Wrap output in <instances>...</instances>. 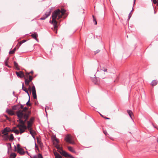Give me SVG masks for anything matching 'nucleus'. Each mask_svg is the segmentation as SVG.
<instances>
[{"mask_svg": "<svg viewBox=\"0 0 158 158\" xmlns=\"http://www.w3.org/2000/svg\"><path fill=\"white\" fill-rule=\"evenodd\" d=\"M66 10L63 8H61L60 10L58 9L53 12L52 14V19L51 23L53 25L55 29H56L57 27V24L58 22L56 19L58 20L60 19L62 16L64 15Z\"/></svg>", "mask_w": 158, "mask_h": 158, "instance_id": "f257e3e1", "label": "nucleus"}, {"mask_svg": "<svg viewBox=\"0 0 158 158\" xmlns=\"http://www.w3.org/2000/svg\"><path fill=\"white\" fill-rule=\"evenodd\" d=\"M16 115L19 119L17 121L21 124H25L29 118L28 114L24 113L22 110L16 112Z\"/></svg>", "mask_w": 158, "mask_h": 158, "instance_id": "f03ea898", "label": "nucleus"}, {"mask_svg": "<svg viewBox=\"0 0 158 158\" xmlns=\"http://www.w3.org/2000/svg\"><path fill=\"white\" fill-rule=\"evenodd\" d=\"M56 147L58 150H59V152L60 154L62 156H64L65 157H69L70 158H74L71 155L69 154L65 151L63 150L62 148L60 147V146L59 145H56Z\"/></svg>", "mask_w": 158, "mask_h": 158, "instance_id": "7ed1b4c3", "label": "nucleus"}, {"mask_svg": "<svg viewBox=\"0 0 158 158\" xmlns=\"http://www.w3.org/2000/svg\"><path fill=\"white\" fill-rule=\"evenodd\" d=\"M65 140L67 142L72 144H74V141L72 140L70 135H67L65 138Z\"/></svg>", "mask_w": 158, "mask_h": 158, "instance_id": "20e7f679", "label": "nucleus"}, {"mask_svg": "<svg viewBox=\"0 0 158 158\" xmlns=\"http://www.w3.org/2000/svg\"><path fill=\"white\" fill-rule=\"evenodd\" d=\"M51 13V10H48L47 11L45 15H43L42 17L40 19L41 20H43L45 19H46L50 15Z\"/></svg>", "mask_w": 158, "mask_h": 158, "instance_id": "39448f33", "label": "nucleus"}, {"mask_svg": "<svg viewBox=\"0 0 158 158\" xmlns=\"http://www.w3.org/2000/svg\"><path fill=\"white\" fill-rule=\"evenodd\" d=\"M32 93L33 98L34 99H36L37 96L36 93V90L34 85L32 86L31 87Z\"/></svg>", "mask_w": 158, "mask_h": 158, "instance_id": "423d86ee", "label": "nucleus"}, {"mask_svg": "<svg viewBox=\"0 0 158 158\" xmlns=\"http://www.w3.org/2000/svg\"><path fill=\"white\" fill-rule=\"evenodd\" d=\"M15 73L17 76L19 77L22 78L25 77L24 73L22 71L16 72Z\"/></svg>", "mask_w": 158, "mask_h": 158, "instance_id": "0eeeda50", "label": "nucleus"}, {"mask_svg": "<svg viewBox=\"0 0 158 158\" xmlns=\"http://www.w3.org/2000/svg\"><path fill=\"white\" fill-rule=\"evenodd\" d=\"M3 134V135H2V137L3 138V140L5 141L7 140L9 138V136L8 133H6Z\"/></svg>", "mask_w": 158, "mask_h": 158, "instance_id": "6e6552de", "label": "nucleus"}, {"mask_svg": "<svg viewBox=\"0 0 158 158\" xmlns=\"http://www.w3.org/2000/svg\"><path fill=\"white\" fill-rule=\"evenodd\" d=\"M93 82L96 85H98L99 84V81L98 78L94 77L92 79Z\"/></svg>", "mask_w": 158, "mask_h": 158, "instance_id": "1a4fd4ad", "label": "nucleus"}, {"mask_svg": "<svg viewBox=\"0 0 158 158\" xmlns=\"http://www.w3.org/2000/svg\"><path fill=\"white\" fill-rule=\"evenodd\" d=\"M17 152L21 155H24L25 153V152L23 150L22 148H18Z\"/></svg>", "mask_w": 158, "mask_h": 158, "instance_id": "9d476101", "label": "nucleus"}, {"mask_svg": "<svg viewBox=\"0 0 158 158\" xmlns=\"http://www.w3.org/2000/svg\"><path fill=\"white\" fill-rule=\"evenodd\" d=\"M31 158H43L42 156L40 153H39L38 155H34L33 157L30 156Z\"/></svg>", "mask_w": 158, "mask_h": 158, "instance_id": "9b49d317", "label": "nucleus"}, {"mask_svg": "<svg viewBox=\"0 0 158 158\" xmlns=\"http://www.w3.org/2000/svg\"><path fill=\"white\" fill-rule=\"evenodd\" d=\"M31 36L32 38L38 41V39H37V37L38 36V34L37 32H34L33 34H32L31 35Z\"/></svg>", "mask_w": 158, "mask_h": 158, "instance_id": "f8f14e48", "label": "nucleus"}, {"mask_svg": "<svg viewBox=\"0 0 158 158\" xmlns=\"http://www.w3.org/2000/svg\"><path fill=\"white\" fill-rule=\"evenodd\" d=\"M29 130L30 133L32 135V137L35 139L34 135L35 134V132L32 129V128H31L30 129H28Z\"/></svg>", "mask_w": 158, "mask_h": 158, "instance_id": "ddd939ff", "label": "nucleus"}, {"mask_svg": "<svg viewBox=\"0 0 158 158\" xmlns=\"http://www.w3.org/2000/svg\"><path fill=\"white\" fill-rule=\"evenodd\" d=\"M6 112L10 115H15L14 112L11 110L7 109Z\"/></svg>", "mask_w": 158, "mask_h": 158, "instance_id": "4468645a", "label": "nucleus"}, {"mask_svg": "<svg viewBox=\"0 0 158 158\" xmlns=\"http://www.w3.org/2000/svg\"><path fill=\"white\" fill-rule=\"evenodd\" d=\"M54 154L55 156V158H62L61 156L56 152H54Z\"/></svg>", "mask_w": 158, "mask_h": 158, "instance_id": "2eb2a0df", "label": "nucleus"}, {"mask_svg": "<svg viewBox=\"0 0 158 158\" xmlns=\"http://www.w3.org/2000/svg\"><path fill=\"white\" fill-rule=\"evenodd\" d=\"M27 129H30L31 128H32L31 127L32 125V123L28 121H27Z\"/></svg>", "mask_w": 158, "mask_h": 158, "instance_id": "dca6fc26", "label": "nucleus"}, {"mask_svg": "<svg viewBox=\"0 0 158 158\" xmlns=\"http://www.w3.org/2000/svg\"><path fill=\"white\" fill-rule=\"evenodd\" d=\"M15 128H16V127H14L13 128V129H12L11 130V132H14L15 134H16L18 135V134H19V131L18 130H15V129H15Z\"/></svg>", "mask_w": 158, "mask_h": 158, "instance_id": "f3484780", "label": "nucleus"}, {"mask_svg": "<svg viewBox=\"0 0 158 158\" xmlns=\"http://www.w3.org/2000/svg\"><path fill=\"white\" fill-rule=\"evenodd\" d=\"M12 109L14 110H20L19 108V105H15L14 106H13L12 107Z\"/></svg>", "mask_w": 158, "mask_h": 158, "instance_id": "a211bd4d", "label": "nucleus"}, {"mask_svg": "<svg viewBox=\"0 0 158 158\" xmlns=\"http://www.w3.org/2000/svg\"><path fill=\"white\" fill-rule=\"evenodd\" d=\"M7 127H6L4 129L2 130L1 132L2 134H5L6 133H8V132H9V131H8Z\"/></svg>", "mask_w": 158, "mask_h": 158, "instance_id": "6ab92c4d", "label": "nucleus"}, {"mask_svg": "<svg viewBox=\"0 0 158 158\" xmlns=\"http://www.w3.org/2000/svg\"><path fill=\"white\" fill-rule=\"evenodd\" d=\"M25 80V84L27 86L29 85V82H30L28 79L26 78L25 77H24Z\"/></svg>", "mask_w": 158, "mask_h": 158, "instance_id": "aec40b11", "label": "nucleus"}, {"mask_svg": "<svg viewBox=\"0 0 158 158\" xmlns=\"http://www.w3.org/2000/svg\"><path fill=\"white\" fill-rule=\"evenodd\" d=\"M127 112L129 114V116H130V118H131L132 119V118L131 116V115L133 114V113L132 112V111L130 110H127Z\"/></svg>", "mask_w": 158, "mask_h": 158, "instance_id": "412c9836", "label": "nucleus"}, {"mask_svg": "<svg viewBox=\"0 0 158 158\" xmlns=\"http://www.w3.org/2000/svg\"><path fill=\"white\" fill-rule=\"evenodd\" d=\"M100 70L102 71H104L105 72H108L107 69L105 67H103L101 68Z\"/></svg>", "mask_w": 158, "mask_h": 158, "instance_id": "4be33fe9", "label": "nucleus"}, {"mask_svg": "<svg viewBox=\"0 0 158 158\" xmlns=\"http://www.w3.org/2000/svg\"><path fill=\"white\" fill-rule=\"evenodd\" d=\"M9 140L10 141H13L14 139V137L13 134H11L10 135V136L9 137Z\"/></svg>", "mask_w": 158, "mask_h": 158, "instance_id": "5701e85b", "label": "nucleus"}, {"mask_svg": "<svg viewBox=\"0 0 158 158\" xmlns=\"http://www.w3.org/2000/svg\"><path fill=\"white\" fill-rule=\"evenodd\" d=\"M6 145H7L8 148V151L10 149H11V144L10 143H6Z\"/></svg>", "mask_w": 158, "mask_h": 158, "instance_id": "b1692460", "label": "nucleus"}, {"mask_svg": "<svg viewBox=\"0 0 158 158\" xmlns=\"http://www.w3.org/2000/svg\"><path fill=\"white\" fill-rule=\"evenodd\" d=\"M16 156V154L15 153H12L10 154V158H15Z\"/></svg>", "mask_w": 158, "mask_h": 158, "instance_id": "393cba45", "label": "nucleus"}, {"mask_svg": "<svg viewBox=\"0 0 158 158\" xmlns=\"http://www.w3.org/2000/svg\"><path fill=\"white\" fill-rule=\"evenodd\" d=\"M14 65L15 67L17 70H19V69L18 68V63L15 61H14Z\"/></svg>", "mask_w": 158, "mask_h": 158, "instance_id": "a878e982", "label": "nucleus"}, {"mask_svg": "<svg viewBox=\"0 0 158 158\" xmlns=\"http://www.w3.org/2000/svg\"><path fill=\"white\" fill-rule=\"evenodd\" d=\"M68 149H69V150L70 151V152H72L73 153H75V151L73 150V148L71 147H68Z\"/></svg>", "mask_w": 158, "mask_h": 158, "instance_id": "bb28decb", "label": "nucleus"}, {"mask_svg": "<svg viewBox=\"0 0 158 158\" xmlns=\"http://www.w3.org/2000/svg\"><path fill=\"white\" fill-rule=\"evenodd\" d=\"M157 83V82L156 80H153L151 82V85L152 86L156 85Z\"/></svg>", "mask_w": 158, "mask_h": 158, "instance_id": "cd10ccee", "label": "nucleus"}, {"mask_svg": "<svg viewBox=\"0 0 158 158\" xmlns=\"http://www.w3.org/2000/svg\"><path fill=\"white\" fill-rule=\"evenodd\" d=\"M21 128L25 130L27 129V127L25 124H22Z\"/></svg>", "mask_w": 158, "mask_h": 158, "instance_id": "c85d7f7f", "label": "nucleus"}, {"mask_svg": "<svg viewBox=\"0 0 158 158\" xmlns=\"http://www.w3.org/2000/svg\"><path fill=\"white\" fill-rule=\"evenodd\" d=\"M16 48H14L12 50L10 51L9 52V53L10 54H13L15 52V51H16Z\"/></svg>", "mask_w": 158, "mask_h": 158, "instance_id": "c756f323", "label": "nucleus"}, {"mask_svg": "<svg viewBox=\"0 0 158 158\" xmlns=\"http://www.w3.org/2000/svg\"><path fill=\"white\" fill-rule=\"evenodd\" d=\"M19 130L20 131V132L21 134L23 133L25 131V130H24V129H23L22 128H19Z\"/></svg>", "mask_w": 158, "mask_h": 158, "instance_id": "7c9ffc66", "label": "nucleus"}, {"mask_svg": "<svg viewBox=\"0 0 158 158\" xmlns=\"http://www.w3.org/2000/svg\"><path fill=\"white\" fill-rule=\"evenodd\" d=\"M30 98H29L28 101V102L26 103V105L27 106H31V104L30 103Z\"/></svg>", "mask_w": 158, "mask_h": 158, "instance_id": "2f4dec72", "label": "nucleus"}, {"mask_svg": "<svg viewBox=\"0 0 158 158\" xmlns=\"http://www.w3.org/2000/svg\"><path fill=\"white\" fill-rule=\"evenodd\" d=\"M22 90L24 91H25V90H27V88L25 87H24V83L23 82L22 83Z\"/></svg>", "mask_w": 158, "mask_h": 158, "instance_id": "473e14b6", "label": "nucleus"}, {"mask_svg": "<svg viewBox=\"0 0 158 158\" xmlns=\"http://www.w3.org/2000/svg\"><path fill=\"white\" fill-rule=\"evenodd\" d=\"M93 18L94 22V23L95 24V25H96L97 24V22L96 21V19L94 17V16L93 15Z\"/></svg>", "mask_w": 158, "mask_h": 158, "instance_id": "72a5a7b5", "label": "nucleus"}, {"mask_svg": "<svg viewBox=\"0 0 158 158\" xmlns=\"http://www.w3.org/2000/svg\"><path fill=\"white\" fill-rule=\"evenodd\" d=\"M34 118L32 117L31 118H30L29 121H29V122L31 123H33V121L34 120Z\"/></svg>", "mask_w": 158, "mask_h": 158, "instance_id": "f704fd0d", "label": "nucleus"}, {"mask_svg": "<svg viewBox=\"0 0 158 158\" xmlns=\"http://www.w3.org/2000/svg\"><path fill=\"white\" fill-rule=\"evenodd\" d=\"M28 76H29V80L30 81H31L33 79V77L31 76H30V75H28Z\"/></svg>", "mask_w": 158, "mask_h": 158, "instance_id": "c9c22d12", "label": "nucleus"}, {"mask_svg": "<svg viewBox=\"0 0 158 158\" xmlns=\"http://www.w3.org/2000/svg\"><path fill=\"white\" fill-rule=\"evenodd\" d=\"M26 41V40H23L21 41L20 42V43H19L20 45H21V44H22L23 43L25 42Z\"/></svg>", "mask_w": 158, "mask_h": 158, "instance_id": "e433bc0d", "label": "nucleus"}, {"mask_svg": "<svg viewBox=\"0 0 158 158\" xmlns=\"http://www.w3.org/2000/svg\"><path fill=\"white\" fill-rule=\"evenodd\" d=\"M33 71H31L30 73H27L26 74L27 75V77H28V75H29V74L30 73L33 74Z\"/></svg>", "mask_w": 158, "mask_h": 158, "instance_id": "4c0bfd02", "label": "nucleus"}, {"mask_svg": "<svg viewBox=\"0 0 158 158\" xmlns=\"http://www.w3.org/2000/svg\"><path fill=\"white\" fill-rule=\"evenodd\" d=\"M28 109V108L27 107H23V110H22L23 112V111H25L26 110H27Z\"/></svg>", "mask_w": 158, "mask_h": 158, "instance_id": "58836bf2", "label": "nucleus"}, {"mask_svg": "<svg viewBox=\"0 0 158 158\" xmlns=\"http://www.w3.org/2000/svg\"><path fill=\"white\" fill-rule=\"evenodd\" d=\"M131 15H131V12H130V13H129V15H128V20H129V19H130V18L131 17Z\"/></svg>", "mask_w": 158, "mask_h": 158, "instance_id": "ea45409f", "label": "nucleus"}, {"mask_svg": "<svg viewBox=\"0 0 158 158\" xmlns=\"http://www.w3.org/2000/svg\"><path fill=\"white\" fill-rule=\"evenodd\" d=\"M21 127H22V124H18L17 125V127H19V128H21Z\"/></svg>", "mask_w": 158, "mask_h": 158, "instance_id": "a19ab883", "label": "nucleus"}, {"mask_svg": "<svg viewBox=\"0 0 158 158\" xmlns=\"http://www.w3.org/2000/svg\"><path fill=\"white\" fill-rule=\"evenodd\" d=\"M152 1L155 4H156L157 3V1L156 0H152Z\"/></svg>", "mask_w": 158, "mask_h": 158, "instance_id": "79ce46f5", "label": "nucleus"}, {"mask_svg": "<svg viewBox=\"0 0 158 158\" xmlns=\"http://www.w3.org/2000/svg\"><path fill=\"white\" fill-rule=\"evenodd\" d=\"M35 147L36 148V149L39 150V148L38 146L36 144L35 142Z\"/></svg>", "mask_w": 158, "mask_h": 158, "instance_id": "37998d69", "label": "nucleus"}, {"mask_svg": "<svg viewBox=\"0 0 158 158\" xmlns=\"http://www.w3.org/2000/svg\"><path fill=\"white\" fill-rule=\"evenodd\" d=\"M100 51L99 50H96V51L95 52V54L98 53L100 52Z\"/></svg>", "mask_w": 158, "mask_h": 158, "instance_id": "c03bdc74", "label": "nucleus"}, {"mask_svg": "<svg viewBox=\"0 0 158 158\" xmlns=\"http://www.w3.org/2000/svg\"><path fill=\"white\" fill-rule=\"evenodd\" d=\"M29 87L28 88V90H29L30 91H31V86L29 85H28Z\"/></svg>", "mask_w": 158, "mask_h": 158, "instance_id": "a18cd8bd", "label": "nucleus"}, {"mask_svg": "<svg viewBox=\"0 0 158 158\" xmlns=\"http://www.w3.org/2000/svg\"><path fill=\"white\" fill-rule=\"evenodd\" d=\"M103 133L106 135V134L107 133V132L106 131H103Z\"/></svg>", "mask_w": 158, "mask_h": 158, "instance_id": "49530a36", "label": "nucleus"}, {"mask_svg": "<svg viewBox=\"0 0 158 158\" xmlns=\"http://www.w3.org/2000/svg\"><path fill=\"white\" fill-rule=\"evenodd\" d=\"M20 108L23 109V105L21 104Z\"/></svg>", "mask_w": 158, "mask_h": 158, "instance_id": "de8ad7c7", "label": "nucleus"}, {"mask_svg": "<svg viewBox=\"0 0 158 158\" xmlns=\"http://www.w3.org/2000/svg\"><path fill=\"white\" fill-rule=\"evenodd\" d=\"M5 117H6V119H7V120H9V117H8L7 115H5Z\"/></svg>", "mask_w": 158, "mask_h": 158, "instance_id": "09e8293b", "label": "nucleus"}, {"mask_svg": "<svg viewBox=\"0 0 158 158\" xmlns=\"http://www.w3.org/2000/svg\"><path fill=\"white\" fill-rule=\"evenodd\" d=\"M7 130L8 131H9V132L11 131V130L10 128L7 127Z\"/></svg>", "mask_w": 158, "mask_h": 158, "instance_id": "8fccbe9b", "label": "nucleus"}, {"mask_svg": "<svg viewBox=\"0 0 158 158\" xmlns=\"http://www.w3.org/2000/svg\"><path fill=\"white\" fill-rule=\"evenodd\" d=\"M9 58H7V60H6V61H5V63H7V62H8V60H9Z\"/></svg>", "mask_w": 158, "mask_h": 158, "instance_id": "3c124183", "label": "nucleus"}, {"mask_svg": "<svg viewBox=\"0 0 158 158\" xmlns=\"http://www.w3.org/2000/svg\"><path fill=\"white\" fill-rule=\"evenodd\" d=\"M5 65L6 66H7L8 67H10V66L7 63H5Z\"/></svg>", "mask_w": 158, "mask_h": 158, "instance_id": "603ef678", "label": "nucleus"}, {"mask_svg": "<svg viewBox=\"0 0 158 158\" xmlns=\"http://www.w3.org/2000/svg\"><path fill=\"white\" fill-rule=\"evenodd\" d=\"M20 145L19 144H17V149L19 148H20L19 147Z\"/></svg>", "mask_w": 158, "mask_h": 158, "instance_id": "864d4df0", "label": "nucleus"}, {"mask_svg": "<svg viewBox=\"0 0 158 158\" xmlns=\"http://www.w3.org/2000/svg\"><path fill=\"white\" fill-rule=\"evenodd\" d=\"M14 148H15V151H16V148H16V146L15 145L14 146Z\"/></svg>", "mask_w": 158, "mask_h": 158, "instance_id": "5fc2aeb1", "label": "nucleus"}, {"mask_svg": "<svg viewBox=\"0 0 158 158\" xmlns=\"http://www.w3.org/2000/svg\"><path fill=\"white\" fill-rule=\"evenodd\" d=\"M101 77L102 78V79H104L105 78V77L103 76H101Z\"/></svg>", "mask_w": 158, "mask_h": 158, "instance_id": "6e6d98bb", "label": "nucleus"}, {"mask_svg": "<svg viewBox=\"0 0 158 158\" xmlns=\"http://www.w3.org/2000/svg\"><path fill=\"white\" fill-rule=\"evenodd\" d=\"M104 118H105V119H110V118H108V117H104Z\"/></svg>", "mask_w": 158, "mask_h": 158, "instance_id": "4d7b16f0", "label": "nucleus"}, {"mask_svg": "<svg viewBox=\"0 0 158 158\" xmlns=\"http://www.w3.org/2000/svg\"><path fill=\"white\" fill-rule=\"evenodd\" d=\"M25 90V92L27 94V93H28V90H27H27Z\"/></svg>", "mask_w": 158, "mask_h": 158, "instance_id": "13d9d810", "label": "nucleus"}, {"mask_svg": "<svg viewBox=\"0 0 158 158\" xmlns=\"http://www.w3.org/2000/svg\"><path fill=\"white\" fill-rule=\"evenodd\" d=\"M27 94L28 95V96L29 98H30V95H29V92L28 93H27Z\"/></svg>", "mask_w": 158, "mask_h": 158, "instance_id": "bf43d9fd", "label": "nucleus"}, {"mask_svg": "<svg viewBox=\"0 0 158 158\" xmlns=\"http://www.w3.org/2000/svg\"><path fill=\"white\" fill-rule=\"evenodd\" d=\"M56 141L57 143H58L59 142L58 140L57 139H56Z\"/></svg>", "mask_w": 158, "mask_h": 158, "instance_id": "052dcab7", "label": "nucleus"}, {"mask_svg": "<svg viewBox=\"0 0 158 158\" xmlns=\"http://www.w3.org/2000/svg\"><path fill=\"white\" fill-rule=\"evenodd\" d=\"M100 114L101 115V116L102 117L104 118V117L103 115H102V114Z\"/></svg>", "mask_w": 158, "mask_h": 158, "instance_id": "680f3d73", "label": "nucleus"}, {"mask_svg": "<svg viewBox=\"0 0 158 158\" xmlns=\"http://www.w3.org/2000/svg\"><path fill=\"white\" fill-rule=\"evenodd\" d=\"M37 142H38V143H40V141L38 139H37Z\"/></svg>", "mask_w": 158, "mask_h": 158, "instance_id": "e2e57ef3", "label": "nucleus"}, {"mask_svg": "<svg viewBox=\"0 0 158 158\" xmlns=\"http://www.w3.org/2000/svg\"><path fill=\"white\" fill-rule=\"evenodd\" d=\"M157 5L158 6V0H157V3H156Z\"/></svg>", "mask_w": 158, "mask_h": 158, "instance_id": "0e129e2a", "label": "nucleus"}, {"mask_svg": "<svg viewBox=\"0 0 158 158\" xmlns=\"http://www.w3.org/2000/svg\"><path fill=\"white\" fill-rule=\"evenodd\" d=\"M134 4L135 3V0H134Z\"/></svg>", "mask_w": 158, "mask_h": 158, "instance_id": "69168bd1", "label": "nucleus"}, {"mask_svg": "<svg viewBox=\"0 0 158 158\" xmlns=\"http://www.w3.org/2000/svg\"><path fill=\"white\" fill-rule=\"evenodd\" d=\"M133 8H132V10L131 11V12H132L133 11Z\"/></svg>", "mask_w": 158, "mask_h": 158, "instance_id": "338daca9", "label": "nucleus"}, {"mask_svg": "<svg viewBox=\"0 0 158 158\" xmlns=\"http://www.w3.org/2000/svg\"><path fill=\"white\" fill-rule=\"evenodd\" d=\"M49 22H50V23H51V21H50Z\"/></svg>", "mask_w": 158, "mask_h": 158, "instance_id": "774afa93", "label": "nucleus"}]
</instances>
